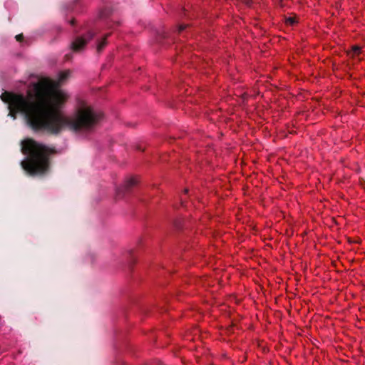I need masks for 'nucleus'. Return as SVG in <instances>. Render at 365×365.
<instances>
[{
    "instance_id": "nucleus-1",
    "label": "nucleus",
    "mask_w": 365,
    "mask_h": 365,
    "mask_svg": "<svg viewBox=\"0 0 365 365\" xmlns=\"http://www.w3.org/2000/svg\"><path fill=\"white\" fill-rule=\"evenodd\" d=\"M30 96L32 102L22 95L9 92L2 93L1 98L8 103L11 116L15 118L17 113H24L35 130L58 133L65 127L75 130L89 129L97 123L101 116L87 105L78 108L72 119L64 115L61 109L68 96L60 89L58 83L48 78H41L34 83Z\"/></svg>"
},
{
    "instance_id": "nucleus-2",
    "label": "nucleus",
    "mask_w": 365,
    "mask_h": 365,
    "mask_svg": "<svg viewBox=\"0 0 365 365\" xmlns=\"http://www.w3.org/2000/svg\"><path fill=\"white\" fill-rule=\"evenodd\" d=\"M21 152L27 158L21 161L22 168L29 174L44 173L48 165V155L54 149L27 138L21 142Z\"/></svg>"
},
{
    "instance_id": "nucleus-3",
    "label": "nucleus",
    "mask_w": 365,
    "mask_h": 365,
    "mask_svg": "<svg viewBox=\"0 0 365 365\" xmlns=\"http://www.w3.org/2000/svg\"><path fill=\"white\" fill-rule=\"evenodd\" d=\"M92 38V36L88 34L86 36H81L77 38L71 44V48L73 51L81 50L86 43Z\"/></svg>"
},
{
    "instance_id": "nucleus-4",
    "label": "nucleus",
    "mask_w": 365,
    "mask_h": 365,
    "mask_svg": "<svg viewBox=\"0 0 365 365\" xmlns=\"http://www.w3.org/2000/svg\"><path fill=\"white\" fill-rule=\"evenodd\" d=\"M361 53V47L358 46H352L351 49L348 51V55L350 57L354 58L355 56H358Z\"/></svg>"
},
{
    "instance_id": "nucleus-5",
    "label": "nucleus",
    "mask_w": 365,
    "mask_h": 365,
    "mask_svg": "<svg viewBox=\"0 0 365 365\" xmlns=\"http://www.w3.org/2000/svg\"><path fill=\"white\" fill-rule=\"evenodd\" d=\"M297 22L295 17H289L286 19L285 23L287 25L292 26Z\"/></svg>"
},
{
    "instance_id": "nucleus-6",
    "label": "nucleus",
    "mask_w": 365,
    "mask_h": 365,
    "mask_svg": "<svg viewBox=\"0 0 365 365\" xmlns=\"http://www.w3.org/2000/svg\"><path fill=\"white\" fill-rule=\"evenodd\" d=\"M138 182V180H137V178H134V177H132L130 178L126 182V186L128 187V186H131L133 185H135Z\"/></svg>"
},
{
    "instance_id": "nucleus-7",
    "label": "nucleus",
    "mask_w": 365,
    "mask_h": 365,
    "mask_svg": "<svg viewBox=\"0 0 365 365\" xmlns=\"http://www.w3.org/2000/svg\"><path fill=\"white\" fill-rule=\"evenodd\" d=\"M106 38H104L102 41H101L98 44V46H97V50L98 51H101L103 48L106 45Z\"/></svg>"
},
{
    "instance_id": "nucleus-8",
    "label": "nucleus",
    "mask_w": 365,
    "mask_h": 365,
    "mask_svg": "<svg viewBox=\"0 0 365 365\" xmlns=\"http://www.w3.org/2000/svg\"><path fill=\"white\" fill-rule=\"evenodd\" d=\"M16 39L19 41H21L23 39V35L22 34L16 35Z\"/></svg>"
},
{
    "instance_id": "nucleus-9",
    "label": "nucleus",
    "mask_w": 365,
    "mask_h": 365,
    "mask_svg": "<svg viewBox=\"0 0 365 365\" xmlns=\"http://www.w3.org/2000/svg\"><path fill=\"white\" fill-rule=\"evenodd\" d=\"M184 29H185V26H181L180 27V31L183 30Z\"/></svg>"
}]
</instances>
